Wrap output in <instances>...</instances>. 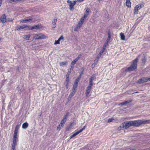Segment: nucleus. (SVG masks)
<instances>
[{
	"mask_svg": "<svg viewBox=\"0 0 150 150\" xmlns=\"http://www.w3.org/2000/svg\"><path fill=\"white\" fill-rule=\"evenodd\" d=\"M16 90L18 91V92L19 93H21V90L20 89V88L19 86H18L16 88Z\"/></svg>",
	"mask_w": 150,
	"mask_h": 150,
	"instance_id": "obj_36",
	"label": "nucleus"
},
{
	"mask_svg": "<svg viewBox=\"0 0 150 150\" xmlns=\"http://www.w3.org/2000/svg\"><path fill=\"white\" fill-rule=\"evenodd\" d=\"M101 0H99V1H101Z\"/></svg>",
	"mask_w": 150,
	"mask_h": 150,
	"instance_id": "obj_60",
	"label": "nucleus"
},
{
	"mask_svg": "<svg viewBox=\"0 0 150 150\" xmlns=\"http://www.w3.org/2000/svg\"><path fill=\"white\" fill-rule=\"evenodd\" d=\"M64 39V38L62 35L61 36L60 38H59L58 40H55L54 44L57 45V44H59L60 43L59 42L60 40H63Z\"/></svg>",
	"mask_w": 150,
	"mask_h": 150,
	"instance_id": "obj_13",
	"label": "nucleus"
},
{
	"mask_svg": "<svg viewBox=\"0 0 150 150\" xmlns=\"http://www.w3.org/2000/svg\"><path fill=\"white\" fill-rule=\"evenodd\" d=\"M82 74V73L81 74H80V76H81V74Z\"/></svg>",
	"mask_w": 150,
	"mask_h": 150,
	"instance_id": "obj_56",
	"label": "nucleus"
},
{
	"mask_svg": "<svg viewBox=\"0 0 150 150\" xmlns=\"http://www.w3.org/2000/svg\"><path fill=\"white\" fill-rule=\"evenodd\" d=\"M98 60H99V59H97V58H96L95 60H94V62L93 63V64H94V65H96V63L98 62Z\"/></svg>",
	"mask_w": 150,
	"mask_h": 150,
	"instance_id": "obj_37",
	"label": "nucleus"
},
{
	"mask_svg": "<svg viewBox=\"0 0 150 150\" xmlns=\"http://www.w3.org/2000/svg\"><path fill=\"white\" fill-rule=\"evenodd\" d=\"M40 28H41V27H40V25L39 24H38L37 25L33 26L32 27H31V28H30V29L38 30V29H39Z\"/></svg>",
	"mask_w": 150,
	"mask_h": 150,
	"instance_id": "obj_10",
	"label": "nucleus"
},
{
	"mask_svg": "<svg viewBox=\"0 0 150 150\" xmlns=\"http://www.w3.org/2000/svg\"><path fill=\"white\" fill-rule=\"evenodd\" d=\"M115 119L113 118L112 117L109 118L107 120L108 122H112L115 121Z\"/></svg>",
	"mask_w": 150,
	"mask_h": 150,
	"instance_id": "obj_26",
	"label": "nucleus"
},
{
	"mask_svg": "<svg viewBox=\"0 0 150 150\" xmlns=\"http://www.w3.org/2000/svg\"><path fill=\"white\" fill-rule=\"evenodd\" d=\"M108 45V44H107V43H104L102 49L101 50V51H100L101 52V53H103L104 52L106 49V46Z\"/></svg>",
	"mask_w": 150,
	"mask_h": 150,
	"instance_id": "obj_16",
	"label": "nucleus"
},
{
	"mask_svg": "<svg viewBox=\"0 0 150 150\" xmlns=\"http://www.w3.org/2000/svg\"><path fill=\"white\" fill-rule=\"evenodd\" d=\"M28 26L27 25H23L21 26H17L16 27L17 30H18L23 29L27 27Z\"/></svg>",
	"mask_w": 150,
	"mask_h": 150,
	"instance_id": "obj_12",
	"label": "nucleus"
},
{
	"mask_svg": "<svg viewBox=\"0 0 150 150\" xmlns=\"http://www.w3.org/2000/svg\"><path fill=\"white\" fill-rule=\"evenodd\" d=\"M19 127V126L18 125H16V127L15 129V130H18Z\"/></svg>",
	"mask_w": 150,
	"mask_h": 150,
	"instance_id": "obj_41",
	"label": "nucleus"
},
{
	"mask_svg": "<svg viewBox=\"0 0 150 150\" xmlns=\"http://www.w3.org/2000/svg\"><path fill=\"white\" fill-rule=\"evenodd\" d=\"M40 35V34H35L33 38L36 40L39 39V38Z\"/></svg>",
	"mask_w": 150,
	"mask_h": 150,
	"instance_id": "obj_27",
	"label": "nucleus"
},
{
	"mask_svg": "<svg viewBox=\"0 0 150 150\" xmlns=\"http://www.w3.org/2000/svg\"><path fill=\"white\" fill-rule=\"evenodd\" d=\"M67 2L69 4V6L70 7V9L71 10L73 8V7L74 6V5L72 3V2L71 1L68 0L67 1Z\"/></svg>",
	"mask_w": 150,
	"mask_h": 150,
	"instance_id": "obj_11",
	"label": "nucleus"
},
{
	"mask_svg": "<svg viewBox=\"0 0 150 150\" xmlns=\"http://www.w3.org/2000/svg\"><path fill=\"white\" fill-rule=\"evenodd\" d=\"M28 123L27 122H26L22 125V127L23 128L25 129L28 127Z\"/></svg>",
	"mask_w": 150,
	"mask_h": 150,
	"instance_id": "obj_17",
	"label": "nucleus"
},
{
	"mask_svg": "<svg viewBox=\"0 0 150 150\" xmlns=\"http://www.w3.org/2000/svg\"><path fill=\"white\" fill-rule=\"evenodd\" d=\"M31 35L30 34H28L27 35H24L23 37L24 39L26 40H28L29 39V38L31 36Z\"/></svg>",
	"mask_w": 150,
	"mask_h": 150,
	"instance_id": "obj_19",
	"label": "nucleus"
},
{
	"mask_svg": "<svg viewBox=\"0 0 150 150\" xmlns=\"http://www.w3.org/2000/svg\"><path fill=\"white\" fill-rule=\"evenodd\" d=\"M1 22L4 23L6 22V15L5 14H3L1 17L0 19Z\"/></svg>",
	"mask_w": 150,
	"mask_h": 150,
	"instance_id": "obj_7",
	"label": "nucleus"
},
{
	"mask_svg": "<svg viewBox=\"0 0 150 150\" xmlns=\"http://www.w3.org/2000/svg\"><path fill=\"white\" fill-rule=\"evenodd\" d=\"M95 78V76L93 75H92L91 76V78L89 79V81L90 85L93 86V81L94 80Z\"/></svg>",
	"mask_w": 150,
	"mask_h": 150,
	"instance_id": "obj_14",
	"label": "nucleus"
},
{
	"mask_svg": "<svg viewBox=\"0 0 150 150\" xmlns=\"http://www.w3.org/2000/svg\"><path fill=\"white\" fill-rule=\"evenodd\" d=\"M142 61L143 63H145L146 61V59L145 58H144L142 59Z\"/></svg>",
	"mask_w": 150,
	"mask_h": 150,
	"instance_id": "obj_49",
	"label": "nucleus"
},
{
	"mask_svg": "<svg viewBox=\"0 0 150 150\" xmlns=\"http://www.w3.org/2000/svg\"><path fill=\"white\" fill-rule=\"evenodd\" d=\"M93 64L92 65V67H93Z\"/></svg>",
	"mask_w": 150,
	"mask_h": 150,
	"instance_id": "obj_55",
	"label": "nucleus"
},
{
	"mask_svg": "<svg viewBox=\"0 0 150 150\" xmlns=\"http://www.w3.org/2000/svg\"><path fill=\"white\" fill-rule=\"evenodd\" d=\"M69 112H67L66 114V115L64 116L62 120H65L66 121L67 118L69 115Z\"/></svg>",
	"mask_w": 150,
	"mask_h": 150,
	"instance_id": "obj_22",
	"label": "nucleus"
},
{
	"mask_svg": "<svg viewBox=\"0 0 150 150\" xmlns=\"http://www.w3.org/2000/svg\"><path fill=\"white\" fill-rule=\"evenodd\" d=\"M61 125H60L59 124L57 127V129L59 130H60L61 129Z\"/></svg>",
	"mask_w": 150,
	"mask_h": 150,
	"instance_id": "obj_47",
	"label": "nucleus"
},
{
	"mask_svg": "<svg viewBox=\"0 0 150 150\" xmlns=\"http://www.w3.org/2000/svg\"><path fill=\"white\" fill-rule=\"evenodd\" d=\"M79 81V78H77L75 81L74 84L78 85V83Z\"/></svg>",
	"mask_w": 150,
	"mask_h": 150,
	"instance_id": "obj_35",
	"label": "nucleus"
},
{
	"mask_svg": "<svg viewBox=\"0 0 150 150\" xmlns=\"http://www.w3.org/2000/svg\"><path fill=\"white\" fill-rule=\"evenodd\" d=\"M66 121L65 120H62V121H61V122L60 124V125L61 126V127H63L64 126Z\"/></svg>",
	"mask_w": 150,
	"mask_h": 150,
	"instance_id": "obj_28",
	"label": "nucleus"
},
{
	"mask_svg": "<svg viewBox=\"0 0 150 150\" xmlns=\"http://www.w3.org/2000/svg\"><path fill=\"white\" fill-rule=\"evenodd\" d=\"M76 1H74L73 2H72V3L74 5V6L76 4Z\"/></svg>",
	"mask_w": 150,
	"mask_h": 150,
	"instance_id": "obj_51",
	"label": "nucleus"
},
{
	"mask_svg": "<svg viewBox=\"0 0 150 150\" xmlns=\"http://www.w3.org/2000/svg\"><path fill=\"white\" fill-rule=\"evenodd\" d=\"M68 64V62L67 61H65L64 62H62L60 63V66H63L64 65H66Z\"/></svg>",
	"mask_w": 150,
	"mask_h": 150,
	"instance_id": "obj_25",
	"label": "nucleus"
},
{
	"mask_svg": "<svg viewBox=\"0 0 150 150\" xmlns=\"http://www.w3.org/2000/svg\"><path fill=\"white\" fill-rule=\"evenodd\" d=\"M103 53H101V51H100L99 54H98L96 58L98 59H99Z\"/></svg>",
	"mask_w": 150,
	"mask_h": 150,
	"instance_id": "obj_32",
	"label": "nucleus"
},
{
	"mask_svg": "<svg viewBox=\"0 0 150 150\" xmlns=\"http://www.w3.org/2000/svg\"><path fill=\"white\" fill-rule=\"evenodd\" d=\"M92 86V85H90V84H89L88 86L87 87L85 93L86 96L87 97L88 96L91 90Z\"/></svg>",
	"mask_w": 150,
	"mask_h": 150,
	"instance_id": "obj_6",
	"label": "nucleus"
},
{
	"mask_svg": "<svg viewBox=\"0 0 150 150\" xmlns=\"http://www.w3.org/2000/svg\"><path fill=\"white\" fill-rule=\"evenodd\" d=\"M108 38L107 39L105 43H107V44H108V43L109 42L110 39L111 38L110 32V30H108Z\"/></svg>",
	"mask_w": 150,
	"mask_h": 150,
	"instance_id": "obj_8",
	"label": "nucleus"
},
{
	"mask_svg": "<svg viewBox=\"0 0 150 150\" xmlns=\"http://www.w3.org/2000/svg\"><path fill=\"white\" fill-rule=\"evenodd\" d=\"M139 59L138 58H136L134 60L131 64L130 66L128 68L126 69L125 70V72L130 71H133L137 68V63L138 62Z\"/></svg>",
	"mask_w": 150,
	"mask_h": 150,
	"instance_id": "obj_2",
	"label": "nucleus"
},
{
	"mask_svg": "<svg viewBox=\"0 0 150 150\" xmlns=\"http://www.w3.org/2000/svg\"><path fill=\"white\" fill-rule=\"evenodd\" d=\"M120 35L121 36V39H122V40H125V36L124 33H120Z\"/></svg>",
	"mask_w": 150,
	"mask_h": 150,
	"instance_id": "obj_23",
	"label": "nucleus"
},
{
	"mask_svg": "<svg viewBox=\"0 0 150 150\" xmlns=\"http://www.w3.org/2000/svg\"><path fill=\"white\" fill-rule=\"evenodd\" d=\"M86 127V126H84L81 129L79 130L76 131L70 137V139H71L76 136L79 134L83 130L85 129Z\"/></svg>",
	"mask_w": 150,
	"mask_h": 150,
	"instance_id": "obj_3",
	"label": "nucleus"
},
{
	"mask_svg": "<svg viewBox=\"0 0 150 150\" xmlns=\"http://www.w3.org/2000/svg\"><path fill=\"white\" fill-rule=\"evenodd\" d=\"M131 101L129 100V101H126L124 102L125 105L128 103L130 102Z\"/></svg>",
	"mask_w": 150,
	"mask_h": 150,
	"instance_id": "obj_42",
	"label": "nucleus"
},
{
	"mask_svg": "<svg viewBox=\"0 0 150 150\" xmlns=\"http://www.w3.org/2000/svg\"><path fill=\"white\" fill-rule=\"evenodd\" d=\"M76 62L74 60L72 62L71 65L74 66V65L76 64Z\"/></svg>",
	"mask_w": 150,
	"mask_h": 150,
	"instance_id": "obj_40",
	"label": "nucleus"
},
{
	"mask_svg": "<svg viewBox=\"0 0 150 150\" xmlns=\"http://www.w3.org/2000/svg\"><path fill=\"white\" fill-rule=\"evenodd\" d=\"M93 64L92 65V67H93Z\"/></svg>",
	"mask_w": 150,
	"mask_h": 150,
	"instance_id": "obj_54",
	"label": "nucleus"
},
{
	"mask_svg": "<svg viewBox=\"0 0 150 150\" xmlns=\"http://www.w3.org/2000/svg\"><path fill=\"white\" fill-rule=\"evenodd\" d=\"M67 83L66 84V87L67 88H68V83L69 82V80H68V79H67L66 81Z\"/></svg>",
	"mask_w": 150,
	"mask_h": 150,
	"instance_id": "obj_34",
	"label": "nucleus"
},
{
	"mask_svg": "<svg viewBox=\"0 0 150 150\" xmlns=\"http://www.w3.org/2000/svg\"><path fill=\"white\" fill-rule=\"evenodd\" d=\"M8 1L10 3L16 1V0H8Z\"/></svg>",
	"mask_w": 150,
	"mask_h": 150,
	"instance_id": "obj_45",
	"label": "nucleus"
},
{
	"mask_svg": "<svg viewBox=\"0 0 150 150\" xmlns=\"http://www.w3.org/2000/svg\"><path fill=\"white\" fill-rule=\"evenodd\" d=\"M31 20H32V19H26L23 20V22H27V21H30Z\"/></svg>",
	"mask_w": 150,
	"mask_h": 150,
	"instance_id": "obj_39",
	"label": "nucleus"
},
{
	"mask_svg": "<svg viewBox=\"0 0 150 150\" xmlns=\"http://www.w3.org/2000/svg\"><path fill=\"white\" fill-rule=\"evenodd\" d=\"M146 121L142 120H136L134 121H128L123 123L118 127V130H120L122 129H126L129 127L133 126L137 127L140 125L145 123Z\"/></svg>",
	"mask_w": 150,
	"mask_h": 150,
	"instance_id": "obj_1",
	"label": "nucleus"
},
{
	"mask_svg": "<svg viewBox=\"0 0 150 150\" xmlns=\"http://www.w3.org/2000/svg\"><path fill=\"white\" fill-rule=\"evenodd\" d=\"M55 27H56V26H55V25H54V26L52 27V28L53 29H54V28H55Z\"/></svg>",
	"mask_w": 150,
	"mask_h": 150,
	"instance_id": "obj_53",
	"label": "nucleus"
},
{
	"mask_svg": "<svg viewBox=\"0 0 150 150\" xmlns=\"http://www.w3.org/2000/svg\"><path fill=\"white\" fill-rule=\"evenodd\" d=\"M81 25L80 24H79V23L78 24L76 27L74 29V31H77L78 30L80 29Z\"/></svg>",
	"mask_w": 150,
	"mask_h": 150,
	"instance_id": "obj_18",
	"label": "nucleus"
},
{
	"mask_svg": "<svg viewBox=\"0 0 150 150\" xmlns=\"http://www.w3.org/2000/svg\"><path fill=\"white\" fill-rule=\"evenodd\" d=\"M1 40V38H0V41Z\"/></svg>",
	"mask_w": 150,
	"mask_h": 150,
	"instance_id": "obj_58",
	"label": "nucleus"
},
{
	"mask_svg": "<svg viewBox=\"0 0 150 150\" xmlns=\"http://www.w3.org/2000/svg\"><path fill=\"white\" fill-rule=\"evenodd\" d=\"M18 132V130H15L14 132V133L13 137L15 138V137H17V135Z\"/></svg>",
	"mask_w": 150,
	"mask_h": 150,
	"instance_id": "obj_30",
	"label": "nucleus"
},
{
	"mask_svg": "<svg viewBox=\"0 0 150 150\" xmlns=\"http://www.w3.org/2000/svg\"><path fill=\"white\" fill-rule=\"evenodd\" d=\"M69 74H68V73H67V75H66V80H67V79H68V80H69Z\"/></svg>",
	"mask_w": 150,
	"mask_h": 150,
	"instance_id": "obj_48",
	"label": "nucleus"
},
{
	"mask_svg": "<svg viewBox=\"0 0 150 150\" xmlns=\"http://www.w3.org/2000/svg\"><path fill=\"white\" fill-rule=\"evenodd\" d=\"M144 6V3L142 2L140 4L137 5L134 8V11L135 12H137V13L138 10L141 9Z\"/></svg>",
	"mask_w": 150,
	"mask_h": 150,
	"instance_id": "obj_5",
	"label": "nucleus"
},
{
	"mask_svg": "<svg viewBox=\"0 0 150 150\" xmlns=\"http://www.w3.org/2000/svg\"><path fill=\"white\" fill-rule=\"evenodd\" d=\"M125 105V104L124 102L121 103L119 104V105Z\"/></svg>",
	"mask_w": 150,
	"mask_h": 150,
	"instance_id": "obj_50",
	"label": "nucleus"
},
{
	"mask_svg": "<svg viewBox=\"0 0 150 150\" xmlns=\"http://www.w3.org/2000/svg\"><path fill=\"white\" fill-rule=\"evenodd\" d=\"M126 6L128 7H131V3L130 2V0H126Z\"/></svg>",
	"mask_w": 150,
	"mask_h": 150,
	"instance_id": "obj_15",
	"label": "nucleus"
},
{
	"mask_svg": "<svg viewBox=\"0 0 150 150\" xmlns=\"http://www.w3.org/2000/svg\"><path fill=\"white\" fill-rule=\"evenodd\" d=\"M47 36L45 35L40 34L39 38V39H44L46 38H47Z\"/></svg>",
	"mask_w": 150,
	"mask_h": 150,
	"instance_id": "obj_21",
	"label": "nucleus"
},
{
	"mask_svg": "<svg viewBox=\"0 0 150 150\" xmlns=\"http://www.w3.org/2000/svg\"><path fill=\"white\" fill-rule=\"evenodd\" d=\"M138 92H135V93H138Z\"/></svg>",
	"mask_w": 150,
	"mask_h": 150,
	"instance_id": "obj_59",
	"label": "nucleus"
},
{
	"mask_svg": "<svg viewBox=\"0 0 150 150\" xmlns=\"http://www.w3.org/2000/svg\"><path fill=\"white\" fill-rule=\"evenodd\" d=\"M74 66L71 65V68H70V69H69V70L68 72V74H70L71 71L73 69V68H74Z\"/></svg>",
	"mask_w": 150,
	"mask_h": 150,
	"instance_id": "obj_24",
	"label": "nucleus"
},
{
	"mask_svg": "<svg viewBox=\"0 0 150 150\" xmlns=\"http://www.w3.org/2000/svg\"><path fill=\"white\" fill-rule=\"evenodd\" d=\"M75 93L72 92L69 94V98H71L75 94Z\"/></svg>",
	"mask_w": 150,
	"mask_h": 150,
	"instance_id": "obj_33",
	"label": "nucleus"
},
{
	"mask_svg": "<svg viewBox=\"0 0 150 150\" xmlns=\"http://www.w3.org/2000/svg\"><path fill=\"white\" fill-rule=\"evenodd\" d=\"M17 139V137H15V138L14 137H13V144H16V139Z\"/></svg>",
	"mask_w": 150,
	"mask_h": 150,
	"instance_id": "obj_31",
	"label": "nucleus"
},
{
	"mask_svg": "<svg viewBox=\"0 0 150 150\" xmlns=\"http://www.w3.org/2000/svg\"><path fill=\"white\" fill-rule=\"evenodd\" d=\"M77 85H78L74 84L73 88L76 89L77 86Z\"/></svg>",
	"mask_w": 150,
	"mask_h": 150,
	"instance_id": "obj_43",
	"label": "nucleus"
},
{
	"mask_svg": "<svg viewBox=\"0 0 150 150\" xmlns=\"http://www.w3.org/2000/svg\"><path fill=\"white\" fill-rule=\"evenodd\" d=\"M87 17H86V16L85 15H84L83 17L81 18L80 21L78 23H79V24H80L81 25H82L84 21V19H85Z\"/></svg>",
	"mask_w": 150,
	"mask_h": 150,
	"instance_id": "obj_9",
	"label": "nucleus"
},
{
	"mask_svg": "<svg viewBox=\"0 0 150 150\" xmlns=\"http://www.w3.org/2000/svg\"><path fill=\"white\" fill-rule=\"evenodd\" d=\"M80 55H79L74 60L76 62H77L79 59L80 58Z\"/></svg>",
	"mask_w": 150,
	"mask_h": 150,
	"instance_id": "obj_38",
	"label": "nucleus"
},
{
	"mask_svg": "<svg viewBox=\"0 0 150 150\" xmlns=\"http://www.w3.org/2000/svg\"><path fill=\"white\" fill-rule=\"evenodd\" d=\"M149 81H150V78L148 77H143L139 79L138 80L137 83H142Z\"/></svg>",
	"mask_w": 150,
	"mask_h": 150,
	"instance_id": "obj_4",
	"label": "nucleus"
},
{
	"mask_svg": "<svg viewBox=\"0 0 150 150\" xmlns=\"http://www.w3.org/2000/svg\"><path fill=\"white\" fill-rule=\"evenodd\" d=\"M90 9H89L87 8L86 9V12L84 13V15H85L86 16V17H87L89 13V12Z\"/></svg>",
	"mask_w": 150,
	"mask_h": 150,
	"instance_id": "obj_20",
	"label": "nucleus"
},
{
	"mask_svg": "<svg viewBox=\"0 0 150 150\" xmlns=\"http://www.w3.org/2000/svg\"><path fill=\"white\" fill-rule=\"evenodd\" d=\"M16 145V144H13L12 145V149H15V146Z\"/></svg>",
	"mask_w": 150,
	"mask_h": 150,
	"instance_id": "obj_44",
	"label": "nucleus"
},
{
	"mask_svg": "<svg viewBox=\"0 0 150 150\" xmlns=\"http://www.w3.org/2000/svg\"><path fill=\"white\" fill-rule=\"evenodd\" d=\"M78 2H81L83 1L84 0H77Z\"/></svg>",
	"mask_w": 150,
	"mask_h": 150,
	"instance_id": "obj_52",
	"label": "nucleus"
},
{
	"mask_svg": "<svg viewBox=\"0 0 150 150\" xmlns=\"http://www.w3.org/2000/svg\"><path fill=\"white\" fill-rule=\"evenodd\" d=\"M57 21V18H55L52 21V24L55 25Z\"/></svg>",
	"mask_w": 150,
	"mask_h": 150,
	"instance_id": "obj_29",
	"label": "nucleus"
},
{
	"mask_svg": "<svg viewBox=\"0 0 150 150\" xmlns=\"http://www.w3.org/2000/svg\"><path fill=\"white\" fill-rule=\"evenodd\" d=\"M76 89L73 88L72 92L75 93V92H76Z\"/></svg>",
	"mask_w": 150,
	"mask_h": 150,
	"instance_id": "obj_46",
	"label": "nucleus"
},
{
	"mask_svg": "<svg viewBox=\"0 0 150 150\" xmlns=\"http://www.w3.org/2000/svg\"><path fill=\"white\" fill-rule=\"evenodd\" d=\"M11 150H15V149H11Z\"/></svg>",
	"mask_w": 150,
	"mask_h": 150,
	"instance_id": "obj_57",
	"label": "nucleus"
}]
</instances>
